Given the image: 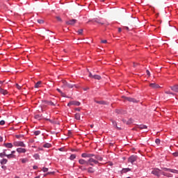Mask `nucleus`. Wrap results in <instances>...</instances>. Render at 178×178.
<instances>
[{
	"mask_svg": "<svg viewBox=\"0 0 178 178\" xmlns=\"http://www.w3.org/2000/svg\"><path fill=\"white\" fill-rule=\"evenodd\" d=\"M57 91L60 94L61 97H66V95L60 90V89L57 88Z\"/></svg>",
	"mask_w": 178,
	"mask_h": 178,
	"instance_id": "412c9836",
	"label": "nucleus"
},
{
	"mask_svg": "<svg viewBox=\"0 0 178 178\" xmlns=\"http://www.w3.org/2000/svg\"><path fill=\"white\" fill-rule=\"evenodd\" d=\"M42 172H44V173L47 172H48V168H42Z\"/></svg>",
	"mask_w": 178,
	"mask_h": 178,
	"instance_id": "c03bdc74",
	"label": "nucleus"
},
{
	"mask_svg": "<svg viewBox=\"0 0 178 178\" xmlns=\"http://www.w3.org/2000/svg\"><path fill=\"white\" fill-rule=\"evenodd\" d=\"M163 170H165V172H170V173H177V170L170 169V168H163Z\"/></svg>",
	"mask_w": 178,
	"mask_h": 178,
	"instance_id": "9d476101",
	"label": "nucleus"
},
{
	"mask_svg": "<svg viewBox=\"0 0 178 178\" xmlns=\"http://www.w3.org/2000/svg\"><path fill=\"white\" fill-rule=\"evenodd\" d=\"M15 86H16L17 90H22V86H20L19 84L16 83Z\"/></svg>",
	"mask_w": 178,
	"mask_h": 178,
	"instance_id": "37998d69",
	"label": "nucleus"
},
{
	"mask_svg": "<svg viewBox=\"0 0 178 178\" xmlns=\"http://www.w3.org/2000/svg\"><path fill=\"white\" fill-rule=\"evenodd\" d=\"M70 159L71 161H73L74 159H76V154H72L70 157Z\"/></svg>",
	"mask_w": 178,
	"mask_h": 178,
	"instance_id": "72a5a7b5",
	"label": "nucleus"
},
{
	"mask_svg": "<svg viewBox=\"0 0 178 178\" xmlns=\"http://www.w3.org/2000/svg\"><path fill=\"white\" fill-rule=\"evenodd\" d=\"M88 163L90 165V166H94V165H98L99 163L96 159L92 158H90L88 161Z\"/></svg>",
	"mask_w": 178,
	"mask_h": 178,
	"instance_id": "f257e3e1",
	"label": "nucleus"
},
{
	"mask_svg": "<svg viewBox=\"0 0 178 178\" xmlns=\"http://www.w3.org/2000/svg\"><path fill=\"white\" fill-rule=\"evenodd\" d=\"M81 156L82 158H92V156H95V155L94 154L83 153Z\"/></svg>",
	"mask_w": 178,
	"mask_h": 178,
	"instance_id": "0eeeda50",
	"label": "nucleus"
},
{
	"mask_svg": "<svg viewBox=\"0 0 178 178\" xmlns=\"http://www.w3.org/2000/svg\"><path fill=\"white\" fill-rule=\"evenodd\" d=\"M79 163H80V165H86V164H88V161L81 159L79 160Z\"/></svg>",
	"mask_w": 178,
	"mask_h": 178,
	"instance_id": "2eb2a0df",
	"label": "nucleus"
},
{
	"mask_svg": "<svg viewBox=\"0 0 178 178\" xmlns=\"http://www.w3.org/2000/svg\"><path fill=\"white\" fill-rule=\"evenodd\" d=\"M63 84L64 86H65L66 87H68V88H73V87H74V86L66 82V81H63Z\"/></svg>",
	"mask_w": 178,
	"mask_h": 178,
	"instance_id": "ddd939ff",
	"label": "nucleus"
},
{
	"mask_svg": "<svg viewBox=\"0 0 178 178\" xmlns=\"http://www.w3.org/2000/svg\"><path fill=\"white\" fill-rule=\"evenodd\" d=\"M77 33H78L79 34H83V29H79V30H78Z\"/></svg>",
	"mask_w": 178,
	"mask_h": 178,
	"instance_id": "a18cd8bd",
	"label": "nucleus"
},
{
	"mask_svg": "<svg viewBox=\"0 0 178 178\" xmlns=\"http://www.w3.org/2000/svg\"><path fill=\"white\" fill-rule=\"evenodd\" d=\"M90 127L92 129V127H94V124H90Z\"/></svg>",
	"mask_w": 178,
	"mask_h": 178,
	"instance_id": "0e129e2a",
	"label": "nucleus"
},
{
	"mask_svg": "<svg viewBox=\"0 0 178 178\" xmlns=\"http://www.w3.org/2000/svg\"><path fill=\"white\" fill-rule=\"evenodd\" d=\"M170 88L172 91H174L175 92H178V85H175L173 86H170Z\"/></svg>",
	"mask_w": 178,
	"mask_h": 178,
	"instance_id": "dca6fc26",
	"label": "nucleus"
},
{
	"mask_svg": "<svg viewBox=\"0 0 178 178\" xmlns=\"http://www.w3.org/2000/svg\"><path fill=\"white\" fill-rule=\"evenodd\" d=\"M162 175H163V176H166V177H172V174L168 173V172H163Z\"/></svg>",
	"mask_w": 178,
	"mask_h": 178,
	"instance_id": "aec40b11",
	"label": "nucleus"
},
{
	"mask_svg": "<svg viewBox=\"0 0 178 178\" xmlns=\"http://www.w3.org/2000/svg\"><path fill=\"white\" fill-rule=\"evenodd\" d=\"M6 149H4L3 152L0 153V157L3 158L4 156H6Z\"/></svg>",
	"mask_w": 178,
	"mask_h": 178,
	"instance_id": "5701e85b",
	"label": "nucleus"
},
{
	"mask_svg": "<svg viewBox=\"0 0 178 178\" xmlns=\"http://www.w3.org/2000/svg\"><path fill=\"white\" fill-rule=\"evenodd\" d=\"M96 104H99L100 105H105L106 103L104 101H95Z\"/></svg>",
	"mask_w": 178,
	"mask_h": 178,
	"instance_id": "cd10ccee",
	"label": "nucleus"
},
{
	"mask_svg": "<svg viewBox=\"0 0 178 178\" xmlns=\"http://www.w3.org/2000/svg\"><path fill=\"white\" fill-rule=\"evenodd\" d=\"M0 94H2L3 95H8V90L0 88Z\"/></svg>",
	"mask_w": 178,
	"mask_h": 178,
	"instance_id": "4468645a",
	"label": "nucleus"
},
{
	"mask_svg": "<svg viewBox=\"0 0 178 178\" xmlns=\"http://www.w3.org/2000/svg\"><path fill=\"white\" fill-rule=\"evenodd\" d=\"M21 161H22L23 163H26V162H29V159H27L26 158H25V159H21Z\"/></svg>",
	"mask_w": 178,
	"mask_h": 178,
	"instance_id": "2f4dec72",
	"label": "nucleus"
},
{
	"mask_svg": "<svg viewBox=\"0 0 178 178\" xmlns=\"http://www.w3.org/2000/svg\"><path fill=\"white\" fill-rule=\"evenodd\" d=\"M1 168H2V169H4V170H6V166H5V165H2Z\"/></svg>",
	"mask_w": 178,
	"mask_h": 178,
	"instance_id": "6e6d98bb",
	"label": "nucleus"
},
{
	"mask_svg": "<svg viewBox=\"0 0 178 178\" xmlns=\"http://www.w3.org/2000/svg\"><path fill=\"white\" fill-rule=\"evenodd\" d=\"M89 88H84V91H87V90H88Z\"/></svg>",
	"mask_w": 178,
	"mask_h": 178,
	"instance_id": "69168bd1",
	"label": "nucleus"
},
{
	"mask_svg": "<svg viewBox=\"0 0 178 178\" xmlns=\"http://www.w3.org/2000/svg\"><path fill=\"white\" fill-rule=\"evenodd\" d=\"M16 138H23V135H16Z\"/></svg>",
	"mask_w": 178,
	"mask_h": 178,
	"instance_id": "a19ab883",
	"label": "nucleus"
},
{
	"mask_svg": "<svg viewBox=\"0 0 178 178\" xmlns=\"http://www.w3.org/2000/svg\"><path fill=\"white\" fill-rule=\"evenodd\" d=\"M35 119H38V120H41L42 118L40 115H35Z\"/></svg>",
	"mask_w": 178,
	"mask_h": 178,
	"instance_id": "c9c22d12",
	"label": "nucleus"
},
{
	"mask_svg": "<svg viewBox=\"0 0 178 178\" xmlns=\"http://www.w3.org/2000/svg\"><path fill=\"white\" fill-rule=\"evenodd\" d=\"M155 143L156 144L159 145L161 144V140L159 138H156Z\"/></svg>",
	"mask_w": 178,
	"mask_h": 178,
	"instance_id": "4c0bfd02",
	"label": "nucleus"
},
{
	"mask_svg": "<svg viewBox=\"0 0 178 178\" xmlns=\"http://www.w3.org/2000/svg\"><path fill=\"white\" fill-rule=\"evenodd\" d=\"M130 123H131V122H127V124H130Z\"/></svg>",
	"mask_w": 178,
	"mask_h": 178,
	"instance_id": "338daca9",
	"label": "nucleus"
},
{
	"mask_svg": "<svg viewBox=\"0 0 178 178\" xmlns=\"http://www.w3.org/2000/svg\"><path fill=\"white\" fill-rule=\"evenodd\" d=\"M33 158H35V159H40V154H35L33 155Z\"/></svg>",
	"mask_w": 178,
	"mask_h": 178,
	"instance_id": "f704fd0d",
	"label": "nucleus"
},
{
	"mask_svg": "<svg viewBox=\"0 0 178 178\" xmlns=\"http://www.w3.org/2000/svg\"><path fill=\"white\" fill-rule=\"evenodd\" d=\"M1 165H6L8 163V159H3L2 160L0 161Z\"/></svg>",
	"mask_w": 178,
	"mask_h": 178,
	"instance_id": "a211bd4d",
	"label": "nucleus"
},
{
	"mask_svg": "<svg viewBox=\"0 0 178 178\" xmlns=\"http://www.w3.org/2000/svg\"><path fill=\"white\" fill-rule=\"evenodd\" d=\"M72 105H74L75 106H80L81 103L77 101H71L67 104V106H72Z\"/></svg>",
	"mask_w": 178,
	"mask_h": 178,
	"instance_id": "7ed1b4c3",
	"label": "nucleus"
},
{
	"mask_svg": "<svg viewBox=\"0 0 178 178\" xmlns=\"http://www.w3.org/2000/svg\"><path fill=\"white\" fill-rule=\"evenodd\" d=\"M79 168L81 170H87V168H84V167H83V166H81V165L79 166Z\"/></svg>",
	"mask_w": 178,
	"mask_h": 178,
	"instance_id": "79ce46f5",
	"label": "nucleus"
},
{
	"mask_svg": "<svg viewBox=\"0 0 178 178\" xmlns=\"http://www.w3.org/2000/svg\"><path fill=\"white\" fill-rule=\"evenodd\" d=\"M26 151L27 150L26 149L22 147L17 149V152H18L19 154H25Z\"/></svg>",
	"mask_w": 178,
	"mask_h": 178,
	"instance_id": "f8f14e48",
	"label": "nucleus"
},
{
	"mask_svg": "<svg viewBox=\"0 0 178 178\" xmlns=\"http://www.w3.org/2000/svg\"><path fill=\"white\" fill-rule=\"evenodd\" d=\"M33 169H34V170H37V169H38V166H37V165H33Z\"/></svg>",
	"mask_w": 178,
	"mask_h": 178,
	"instance_id": "864d4df0",
	"label": "nucleus"
},
{
	"mask_svg": "<svg viewBox=\"0 0 178 178\" xmlns=\"http://www.w3.org/2000/svg\"><path fill=\"white\" fill-rule=\"evenodd\" d=\"M76 22H77V19H70L69 21L66 22V24L73 26V25L76 24Z\"/></svg>",
	"mask_w": 178,
	"mask_h": 178,
	"instance_id": "1a4fd4ad",
	"label": "nucleus"
},
{
	"mask_svg": "<svg viewBox=\"0 0 178 178\" xmlns=\"http://www.w3.org/2000/svg\"><path fill=\"white\" fill-rule=\"evenodd\" d=\"M75 119L76 120H80V114L79 113H76L75 114Z\"/></svg>",
	"mask_w": 178,
	"mask_h": 178,
	"instance_id": "7c9ffc66",
	"label": "nucleus"
},
{
	"mask_svg": "<svg viewBox=\"0 0 178 178\" xmlns=\"http://www.w3.org/2000/svg\"><path fill=\"white\" fill-rule=\"evenodd\" d=\"M44 148H51V145L50 143H46L43 145Z\"/></svg>",
	"mask_w": 178,
	"mask_h": 178,
	"instance_id": "c85d7f7f",
	"label": "nucleus"
},
{
	"mask_svg": "<svg viewBox=\"0 0 178 178\" xmlns=\"http://www.w3.org/2000/svg\"><path fill=\"white\" fill-rule=\"evenodd\" d=\"M47 175H54V172H47Z\"/></svg>",
	"mask_w": 178,
	"mask_h": 178,
	"instance_id": "e2e57ef3",
	"label": "nucleus"
},
{
	"mask_svg": "<svg viewBox=\"0 0 178 178\" xmlns=\"http://www.w3.org/2000/svg\"><path fill=\"white\" fill-rule=\"evenodd\" d=\"M38 23H39V24H42L44 23V19H38Z\"/></svg>",
	"mask_w": 178,
	"mask_h": 178,
	"instance_id": "58836bf2",
	"label": "nucleus"
},
{
	"mask_svg": "<svg viewBox=\"0 0 178 178\" xmlns=\"http://www.w3.org/2000/svg\"><path fill=\"white\" fill-rule=\"evenodd\" d=\"M101 42L102 44H106L108 42V41L106 40H102Z\"/></svg>",
	"mask_w": 178,
	"mask_h": 178,
	"instance_id": "8fccbe9b",
	"label": "nucleus"
},
{
	"mask_svg": "<svg viewBox=\"0 0 178 178\" xmlns=\"http://www.w3.org/2000/svg\"><path fill=\"white\" fill-rule=\"evenodd\" d=\"M146 73H147V76H151V73L149 72V70H147Z\"/></svg>",
	"mask_w": 178,
	"mask_h": 178,
	"instance_id": "3c124183",
	"label": "nucleus"
},
{
	"mask_svg": "<svg viewBox=\"0 0 178 178\" xmlns=\"http://www.w3.org/2000/svg\"><path fill=\"white\" fill-rule=\"evenodd\" d=\"M112 123H113L114 127H116V129H118V130H122V129L120 127H118V123H116L115 121H112Z\"/></svg>",
	"mask_w": 178,
	"mask_h": 178,
	"instance_id": "4be33fe9",
	"label": "nucleus"
},
{
	"mask_svg": "<svg viewBox=\"0 0 178 178\" xmlns=\"http://www.w3.org/2000/svg\"><path fill=\"white\" fill-rule=\"evenodd\" d=\"M136 161H137V156H131L128 159V162H129L132 165H133V163H134V162H136Z\"/></svg>",
	"mask_w": 178,
	"mask_h": 178,
	"instance_id": "423d86ee",
	"label": "nucleus"
},
{
	"mask_svg": "<svg viewBox=\"0 0 178 178\" xmlns=\"http://www.w3.org/2000/svg\"><path fill=\"white\" fill-rule=\"evenodd\" d=\"M88 173H94L95 172V170L92 167H90L88 169Z\"/></svg>",
	"mask_w": 178,
	"mask_h": 178,
	"instance_id": "b1692460",
	"label": "nucleus"
},
{
	"mask_svg": "<svg viewBox=\"0 0 178 178\" xmlns=\"http://www.w3.org/2000/svg\"><path fill=\"white\" fill-rule=\"evenodd\" d=\"M0 124L1 126H3V124H5V120L0 121Z\"/></svg>",
	"mask_w": 178,
	"mask_h": 178,
	"instance_id": "49530a36",
	"label": "nucleus"
},
{
	"mask_svg": "<svg viewBox=\"0 0 178 178\" xmlns=\"http://www.w3.org/2000/svg\"><path fill=\"white\" fill-rule=\"evenodd\" d=\"M138 128L140 129V130H143V129H147V125H140L138 127Z\"/></svg>",
	"mask_w": 178,
	"mask_h": 178,
	"instance_id": "473e14b6",
	"label": "nucleus"
},
{
	"mask_svg": "<svg viewBox=\"0 0 178 178\" xmlns=\"http://www.w3.org/2000/svg\"><path fill=\"white\" fill-rule=\"evenodd\" d=\"M68 135L72 136V131H68Z\"/></svg>",
	"mask_w": 178,
	"mask_h": 178,
	"instance_id": "bf43d9fd",
	"label": "nucleus"
},
{
	"mask_svg": "<svg viewBox=\"0 0 178 178\" xmlns=\"http://www.w3.org/2000/svg\"><path fill=\"white\" fill-rule=\"evenodd\" d=\"M15 147H26V144L22 141L14 142Z\"/></svg>",
	"mask_w": 178,
	"mask_h": 178,
	"instance_id": "39448f33",
	"label": "nucleus"
},
{
	"mask_svg": "<svg viewBox=\"0 0 178 178\" xmlns=\"http://www.w3.org/2000/svg\"><path fill=\"white\" fill-rule=\"evenodd\" d=\"M124 29H126V30H129V27L125 26Z\"/></svg>",
	"mask_w": 178,
	"mask_h": 178,
	"instance_id": "774afa93",
	"label": "nucleus"
},
{
	"mask_svg": "<svg viewBox=\"0 0 178 178\" xmlns=\"http://www.w3.org/2000/svg\"><path fill=\"white\" fill-rule=\"evenodd\" d=\"M152 175H154V176H156L157 177H161V170H159V168H154L152 171Z\"/></svg>",
	"mask_w": 178,
	"mask_h": 178,
	"instance_id": "f03ea898",
	"label": "nucleus"
},
{
	"mask_svg": "<svg viewBox=\"0 0 178 178\" xmlns=\"http://www.w3.org/2000/svg\"><path fill=\"white\" fill-rule=\"evenodd\" d=\"M15 152H16V151H15V150L12 151L11 152L12 155H13V154H15Z\"/></svg>",
	"mask_w": 178,
	"mask_h": 178,
	"instance_id": "052dcab7",
	"label": "nucleus"
},
{
	"mask_svg": "<svg viewBox=\"0 0 178 178\" xmlns=\"http://www.w3.org/2000/svg\"><path fill=\"white\" fill-rule=\"evenodd\" d=\"M165 94H171L172 95H175V94H173V92H170V90H166L165 91Z\"/></svg>",
	"mask_w": 178,
	"mask_h": 178,
	"instance_id": "ea45409f",
	"label": "nucleus"
},
{
	"mask_svg": "<svg viewBox=\"0 0 178 178\" xmlns=\"http://www.w3.org/2000/svg\"><path fill=\"white\" fill-rule=\"evenodd\" d=\"M122 98L124 99V101H128L129 102H134V103L137 102V100L132 97H127L125 96H122Z\"/></svg>",
	"mask_w": 178,
	"mask_h": 178,
	"instance_id": "20e7f679",
	"label": "nucleus"
},
{
	"mask_svg": "<svg viewBox=\"0 0 178 178\" xmlns=\"http://www.w3.org/2000/svg\"><path fill=\"white\" fill-rule=\"evenodd\" d=\"M136 66H138V63H134V67H136Z\"/></svg>",
	"mask_w": 178,
	"mask_h": 178,
	"instance_id": "5fc2aeb1",
	"label": "nucleus"
},
{
	"mask_svg": "<svg viewBox=\"0 0 178 178\" xmlns=\"http://www.w3.org/2000/svg\"><path fill=\"white\" fill-rule=\"evenodd\" d=\"M96 23H99V24H104V22H98L97 20H95V21Z\"/></svg>",
	"mask_w": 178,
	"mask_h": 178,
	"instance_id": "603ef678",
	"label": "nucleus"
},
{
	"mask_svg": "<svg viewBox=\"0 0 178 178\" xmlns=\"http://www.w3.org/2000/svg\"><path fill=\"white\" fill-rule=\"evenodd\" d=\"M56 19H57L58 22H62V18H60V17H56Z\"/></svg>",
	"mask_w": 178,
	"mask_h": 178,
	"instance_id": "09e8293b",
	"label": "nucleus"
},
{
	"mask_svg": "<svg viewBox=\"0 0 178 178\" xmlns=\"http://www.w3.org/2000/svg\"><path fill=\"white\" fill-rule=\"evenodd\" d=\"M35 136H40V134H41V131H35L34 132Z\"/></svg>",
	"mask_w": 178,
	"mask_h": 178,
	"instance_id": "e433bc0d",
	"label": "nucleus"
},
{
	"mask_svg": "<svg viewBox=\"0 0 178 178\" xmlns=\"http://www.w3.org/2000/svg\"><path fill=\"white\" fill-rule=\"evenodd\" d=\"M89 77H91L92 79H95V80H101V76L99 75H92L91 72L89 74Z\"/></svg>",
	"mask_w": 178,
	"mask_h": 178,
	"instance_id": "6e6552de",
	"label": "nucleus"
},
{
	"mask_svg": "<svg viewBox=\"0 0 178 178\" xmlns=\"http://www.w3.org/2000/svg\"><path fill=\"white\" fill-rule=\"evenodd\" d=\"M95 159H96V161L98 162V161H103V158L99 156V155H97V156H95Z\"/></svg>",
	"mask_w": 178,
	"mask_h": 178,
	"instance_id": "f3484780",
	"label": "nucleus"
},
{
	"mask_svg": "<svg viewBox=\"0 0 178 178\" xmlns=\"http://www.w3.org/2000/svg\"><path fill=\"white\" fill-rule=\"evenodd\" d=\"M149 87H151L154 90H156L157 88H161V86L159 85L156 84V83H150Z\"/></svg>",
	"mask_w": 178,
	"mask_h": 178,
	"instance_id": "9b49d317",
	"label": "nucleus"
},
{
	"mask_svg": "<svg viewBox=\"0 0 178 178\" xmlns=\"http://www.w3.org/2000/svg\"><path fill=\"white\" fill-rule=\"evenodd\" d=\"M118 33H122V29L121 28H118Z\"/></svg>",
	"mask_w": 178,
	"mask_h": 178,
	"instance_id": "13d9d810",
	"label": "nucleus"
},
{
	"mask_svg": "<svg viewBox=\"0 0 178 178\" xmlns=\"http://www.w3.org/2000/svg\"><path fill=\"white\" fill-rule=\"evenodd\" d=\"M131 169L130 168H124L122 170L123 173H127V172H130Z\"/></svg>",
	"mask_w": 178,
	"mask_h": 178,
	"instance_id": "c756f323",
	"label": "nucleus"
},
{
	"mask_svg": "<svg viewBox=\"0 0 178 178\" xmlns=\"http://www.w3.org/2000/svg\"><path fill=\"white\" fill-rule=\"evenodd\" d=\"M42 82L38 81L35 84V88H40L41 87Z\"/></svg>",
	"mask_w": 178,
	"mask_h": 178,
	"instance_id": "a878e982",
	"label": "nucleus"
},
{
	"mask_svg": "<svg viewBox=\"0 0 178 178\" xmlns=\"http://www.w3.org/2000/svg\"><path fill=\"white\" fill-rule=\"evenodd\" d=\"M4 147L6 148H13V145L12 143H5Z\"/></svg>",
	"mask_w": 178,
	"mask_h": 178,
	"instance_id": "6ab92c4d",
	"label": "nucleus"
},
{
	"mask_svg": "<svg viewBox=\"0 0 178 178\" xmlns=\"http://www.w3.org/2000/svg\"><path fill=\"white\" fill-rule=\"evenodd\" d=\"M3 140V138L1 136H0V142H2Z\"/></svg>",
	"mask_w": 178,
	"mask_h": 178,
	"instance_id": "680f3d73",
	"label": "nucleus"
},
{
	"mask_svg": "<svg viewBox=\"0 0 178 178\" xmlns=\"http://www.w3.org/2000/svg\"><path fill=\"white\" fill-rule=\"evenodd\" d=\"M172 155H173L174 156H178V151L174 152V153L172 154Z\"/></svg>",
	"mask_w": 178,
	"mask_h": 178,
	"instance_id": "de8ad7c7",
	"label": "nucleus"
},
{
	"mask_svg": "<svg viewBox=\"0 0 178 178\" xmlns=\"http://www.w3.org/2000/svg\"><path fill=\"white\" fill-rule=\"evenodd\" d=\"M75 111H77L78 112H80L81 109H80V108H76L75 109Z\"/></svg>",
	"mask_w": 178,
	"mask_h": 178,
	"instance_id": "4d7b16f0",
	"label": "nucleus"
},
{
	"mask_svg": "<svg viewBox=\"0 0 178 178\" xmlns=\"http://www.w3.org/2000/svg\"><path fill=\"white\" fill-rule=\"evenodd\" d=\"M45 104H47V105H50V106H55V105H56V104L52 102H45Z\"/></svg>",
	"mask_w": 178,
	"mask_h": 178,
	"instance_id": "393cba45",
	"label": "nucleus"
},
{
	"mask_svg": "<svg viewBox=\"0 0 178 178\" xmlns=\"http://www.w3.org/2000/svg\"><path fill=\"white\" fill-rule=\"evenodd\" d=\"M6 156L8 159H11V158H15L16 156H15V154H7Z\"/></svg>",
	"mask_w": 178,
	"mask_h": 178,
	"instance_id": "bb28decb",
	"label": "nucleus"
}]
</instances>
